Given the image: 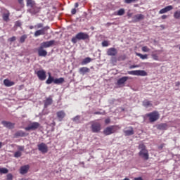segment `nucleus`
<instances>
[{
  "label": "nucleus",
  "mask_w": 180,
  "mask_h": 180,
  "mask_svg": "<svg viewBox=\"0 0 180 180\" xmlns=\"http://www.w3.org/2000/svg\"><path fill=\"white\" fill-rule=\"evenodd\" d=\"M139 149L141 150L139 153V157L145 161H147L150 158V155L148 154V150L146 148L144 144H140L139 146Z\"/></svg>",
  "instance_id": "f257e3e1"
},
{
  "label": "nucleus",
  "mask_w": 180,
  "mask_h": 180,
  "mask_svg": "<svg viewBox=\"0 0 180 180\" xmlns=\"http://www.w3.org/2000/svg\"><path fill=\"white\" fill-rule=\"evenodd\" d=\"M89 39V35L85 32H79L75 37L72 38V42L75 44L78 40H86Z\"/></svg>",
  "instance_id": "f03ea898"
},
{
  "label": "nucleus",
  "mask_w": 180,
  "mask_h": 180,
  "mask_svg": "<svg viewBox=\"0 0 180 180\" xmlns=\"http://www.w3.org/2000/svg\"><path fill=\"white\" fill-rule=\"evenodd\" d=\"M146 117H149V122L150 123H154V122H157L160 119V113L158 111H153L146 114Z\"/></svg>",
  "instance_id": "7ed1b4c3"
},
{
  "label": "nucleus",
  "mask_w": 180,
  "mask_h": 180,
  "mask_svg": "<svg viewBox=\"0 0 180 180\" xmlns=\"http://www.w3.org/2000/svg\"><path fill=\"white\" fill-rule=\"evenodd\" d=\"M116 131H117V126L112 125L104 129L103 133L105 134V136H110V134H113L116 133Z\"/></svg>",
  "instance_id": "20e7f679"
},
{
  "label": "nucleus",
  "mask_w": 180,
  "mask_h": 180,
  "mask_svg": "<svg viewBox=\"0 0 180 180\" xmlns=\"http://www.w3.org/2000/svg\"><path fill=\"white\" fill-rule=\"evenodd\" d=\"M91 129L93 133H99V131H101L102 129V126L99 122H93L91 124Z\"/></svg>",
  "instance_id": "39448f33"
},
{
  "label": "nucleus",
  "mask_w": 180,
  "mask_h": 180,
  "mask_svg": "<svg viewBox=\"0 0 180 180\" xmlns=\"http://www.w3.org/2000/svg\"><path fill=\"white\" fill-rule=\"evenodd\" d=\"M129 75H137L140 77H147V72L145 70H131L128 71Z\"/></svg>",
  "instance_id": "423d86ee"
},
{
  "label": "nucleus",
  "mask_w": 180,
  "mask_h": 180,
  "mask_svg": "<svg viewBox=\"0 0 180 180\" xmlns=\"http://www.w3.org/2000/svg\"><path fill=\"white\" fill-rule=\"evenodd\" d=\"M39 127H40V123L32 122V123H30L27 127H25V129L27 131H30V130H32V131L37 130V129Z\"/></svg>",
  "instance_id": "0eeeda50"
},
{
  "label": "nucleus",
  "mask_w": 180,
  "mask_h": 180,
  "mask_svg": "<svg viewBox=\"0 0 180 180\" xmlns=\"http://www.w3.org/2000/svg\"><path fill=\"white\" fill-rule=\"evenodd\" d=\"M53 46H56L55 40L44 41L40 44V47H42V49H49V47H53Z\"/></svg>",
  "instance_id": "6e6552de"
},
{
  "label": "nucleus",
  "mask_w": 180,
  "mask_h": 180,
  "mask_svg": "<svg viewBox=\"0 0 180 180\" xmlns=\"http://www.w3.org/2000/svg\"><path fill=\"white\" fill-rule=\"evenodd\" d=\"M37 147L39 151L42 153V154H46L49 152V146H47L44 143H41L40 144H38Z\"/></svg>",
  "instance_id": "1a4fd4ad"
},
{
  "label": "nucleus",
  "mask_w": 180,
  "mask_h": 180,
  "mask_svg": "<svg viewBox=\"0 0 180 180\" xmlns=\"http://www.w3.org/2000/svg\"><path fill=\"white\" fill-rule=\"evenodd\" d=\"M49 29H50V27L49 26L46 27H44L42 29L37 30L34 35L35 37H38V36H41L44 34H46V30H49Z\"/></svg>",
  "instance_id": "9d476101"
},
{
  "label": "nucleus",
  "mask_w": 180,
  "mask_h": 180,
  "mask_svg": "<svg viewBox=\"0 0 180 180\" xmlns=\"http://www.w3.org/2000/svg\"><path fill=\"white\" fill-rule=\"evenodd\" d=\"M36 74L40 81H44L46 78V72L44 70H38L36 72Z\"/></svg>",
  "instance_id": "9b49d317"
},
{
  "label": "nucleus",
  "mask_w": 180,
  "mask_h": 180,
  "mask_svg": "<svg viewBox=\"0 0 180 180\" xmlns=\"http://www.w3.org/2000/svg\"><path fill=\"white\" fill-rule=\"evenodd\" d=\"M123 132L124 133L126 136H133V134H134V129H133L131 127H128L123 130Z\"/></svg>",
  "instance_id": "f8f14e48"
},
{
  "label": "nucleus",
  "mask_w": 180,
  "mask_h": 180,
  "mask_svg": "<svg viewBox=\"0 0 180 180\" xmlns=\"http://www.w3.org/2000/svg\"><path fill=\"white\" fill-rule=\"evenodd\" d=\"M127 79H129V77L127 76L120 78L117 82V85H118L119 86H124V83L126 82V81H127Z\"/></svg>",
  "instance_id": "ddd939ff"
},
{
  "label": "nucleus",
  "mask_w": 180,
  "mask_h": 180,
  "mask_svg": "<svg viewBox=\"0 0 180 180\" xmlns=\"http://www.w3.org/2000/svg\"><path fill=\"white\" fill-rule=\"evenodd\" d=\"M107 55L115 57V56H117V50L115 48H110L107 51Z\"/></svg>",
  "instance_id": "4468645a"
},
{
  "label": "nucleus",
  "mask_w": 180,
  "mask_h": 180,
  "mask_svg": "<svg viewBox=\"0 0 180 180\" xmlns=\"http://www.w3.org/2000/svg\"><path fill=\"white\" fill-rule=\"evenodd\" d=\"M38 56L39 57H46L47 56V51L44 49V48H42L41 46H39L37 49Z\"/></svg>",
  "instance_id": "2eb2a0df"
},
{
  "label": "nucleus",
  "mask_w": 180,
  "mask_h": 180,
  "mask_svg": "<svg viewBox=\"0 0 180 180\" xmlns=\"http://www.w3.org/2000/svg\"><path fill=\"white\" fill-rule=\"evenodd\" d=\"M28 11L32 15H36V13H39L40 12V8L35 5L33 7H31Z\"/></svg>",
  "instance_id": "dca6fc26"
},
{
  "label": "nucleus",
  "mask_w": 180,
  "mask_h": 180,
  "mask_svg": "<svg viewBox=\"0 0 180 180\" xmlns=\"http://www.w3.org/2000/svg\"><path fill=\"white\" fill-rule=\"evenodd\" d=\"M1 124H3V126L7 129H13L15 127V124L11 122L2 121Z\"/></svg>",
  "instance_id": "f3484780"
},
{
  "label": "nucleus",
  "mask_w": 180,
  "mask_h": 180,
  "mask_svg": "<svg viewBox=\"0 0 180 180\" xmlns=\"http://www.w3.org/2000/svg\"><path fill=\"white\" fill-rule=\"evenodd\" d=\"M57 117L59 122H61L64 117H65V112L64 110L58 111L56 112Z\"/></svg>",
  "instance_id": "a211bd4d"
},
{
  "label": "nucleus",
  "mask_w": 180,
  "mask_h": 180,
  "mask_svg": "<svg viewBox=\"0 0 180 180\" xmlns=\"http://www.w3.org/2000/svg\"><path fill=\"white\" fill-rule=\"evenodd\" d=\"M144 19V15L143 14H137L133 16L134 22H140V20H143Z\"/></svg>",
  "instance_id": "6ab92c4d"
},
{
  "label": "nucleus",
  "mask_w": 180,
  "mask_h": 180,
  "mask_svg": "<svg viewBox=\"0 0 180 180\" xmlns=\"http://www.w3.org/2000/svg\"><path fill=\"white\" fill-rule=\"evenodd\" d=\"M168 124L167 123H161L157 125L158 130H167Z\"/></svg>",
  "instance_id": "aec40b11"
},
{
  "label": "nucleus",
  "mask_w": 180,
  "mask_h": 180,
  "mask_svg": "<svg viewBox=\"0 0 180 180\" xmlns=\"http://www.w3.org/2000/svg\"><path fill=\"white\" fill-rule=\"evenodd\" d=\"M29 165H25L20 167V174L22 175H25V174H27V171H29Z\"/></svg>",
  "instance_id": "412c9836"
},
{
  "label": "nucleus",
  "mask_w": 180,
  "mask_h": 180,
  "mask_svg": "<svg viewBox=\"0 0 180 180\" xmlns=\"http://www.w3.org/2000/svg\"><path fill=\"white\" fill-rule=\"evenodd\" d=\"M91 70L86 67H83L79 69V74H82V75H85L86 72H89Z\"/></svg>",
  "instance_id": "4be33fe9"
},
{
  "label": "nucleus",
  "mask_w": 180,
  "mask_h": 180,
  "mask_svg": "<svg viewBox=\"0 0 180 180\" xmlns=\"http://www.w3.org/2000/svg\"><path fill=\"white\" fill-rule=\"evenodd\" d=\"M44 108H47L53 103V98H51V97H49L44 101Z\"/></svg>",
  "instance_id": "5701e85b"
},
{
  "label": "nucleus",
  "mask_w": 180,
  "mask_h": 180,
  "mask_svg": "<svg viewBox=\"0 0 180 180\" xmlns=\"http://www.w3.org/2000/svg\"><path fill=\"white\" fill-rule=\"evenodd\" d=\"M4 84L5 86H13V85H15V82L10 81L8 79H5L4 80Z\"/></svg>",
  "instance_id": "b1692460"
},
{
  "label": "nucleus",
  "mask_w": 180,
  "mask_h": 180,
  "mask_svg": "<svg viewBox=\"0 0 180 180\" xmlns=\"http://www.w3.org/2000/svg\"><path fill=\"white\" fill-rule=\"evenodd\" d=\"M72 120L74 122V123H77V124L82 123V121L81 120V115H77L76 117H73Z\"/></svg>",
  "instance_id": "393cba45"
},
{
  "label": "nucleus",
  "mask_w": 180,
  "mask_h": 180,
  "mask_svg": "<svg viewBox=\"0 0 180 180\" xmlns=\"http://www.w3.org/2000/svg\"><path fill=\"white\" fill-rule=\"evenodd\" d=\"M36 5V2L34 0H27V6L28 8H33Z\"/></svg>",
  "instance_id": "a878e982"
},
{
  "label": "nucleus",
  "mask_w": 180,
  "mask_h": 180,
  "mask_svg": "<svg viewBox=\"0 0 180 180\" xmlns=\"http://www.w3.org/2000/svg\"><path fill=\"white\" fill-rule=\"evenodd\" d=\"M143 106L145 108H151V106H153V103L150 101L145 100L143 101Z\"/></svg>",
  "instance_id": "bb28decb"
},
{
  "label": "nucleus",
  "mask_w": 180,
  "mask_h": 180,
  "mask_svg": "<svg viewBox=\"0 0 180 180\" xmlns=\"http://www.w3.org/2000/svg\"><path fill=\"white\" fill-rule=\"evenodd\" d=\"M15 137H26V133L23 131H18L15 134Z\"/></svg>",
  "instance_id": "cd10ccee"
},
{
  "label": "nucleus",
  "mask_w": 180,
  "mask_h": 180,
  "mask_svg": "<svg viewBox=\"0 0 180 180\" xmlns=\"http://www.w3.org/2000/svg\"><path fill=\"white\" fill-rule=\"evenodd\" d=\"M49 76L47 79V80L46 81V84H47L48 85H50V84L54 82V77H51V73H49Z\"/></svg>",
  "instance_id": "c85d7f7f"
},
{
  "label": "nucleus",
  "mask_w": 180,
  "mask_h": 180,
  "mask_svg": "<svg viewBox=\"0 0 180 180\" xmlns=\"http://www.w3.org/2000/svg\"><path fill=\"white\" fill-rule=\"evenodd\" d=\"M63 82H64L63 77L55 79V80H53V84H56V85H60V84H63Z\"/></svg>",
  "instance_id": "c756f323"
},
{
  "label": "nucleus",
  "mask_w": 180,
  "mask_h": 180,
  "mask_svg": "<svg viewBox=\"0 0 180 180\" xmlns=\"http://www.w3.org/2000/svg\"><path fill=\"white\" fill-rule=\"evenodd\" d=\"M136 56H137L138 57H139L141 60H147V58H148V55L147 54H141L140 53H136Z\"/></svg>",
  "instance_id": "7c9ffc66"
},
{
  "label": "nucleus",
  "mask_w": 180,
  "mask_h": 180,
  "mask_svg": "<svg viewBox=\"0 0 180 180\" xmlns=\"http://www.w3.org/2000/svg\"><path fill=\"white\" fill-rule=\"evenodd\" d=\"M91 61H92V59H91V58H89V57L85 58L82 61V65H85L86 64H89V63H91Z\"/></svg>",
  "instance_id": "2f4dec72"
},
{
  "label": "nucleus",
  "mask_w": 180,
  "mask_h": 180,
  "mask_svg": "<svg viewBox=\"0 0 180 180\" xmlns=\"http://www.w3.org/2000/svg\"><path fill=\"white\" fill-rule=\"evenodd\" d=\"M10 15L11 14L9 13V12L3 14V19L5 22H8L9 20V15Z\"/></svg>",
  "instance_id": "473e14b6"
},
{
  "label": "nucleus",
  "mask_w": 180,
  "mask_h": 180,
  "mask_svg": "<svg viewBox=\"0 0 180 180\" xmlns=\"http://www.w3.org/2000/svg\"><path fill=\"white\" fill-rule=\"evenodd\" d=\"M174 19H180V10H178L174 13Z\"/></svg>",
  "instance_id": "72a5a7b5"
},
{
  "label": "nucleus",
  "mask_w": 180,
  "mask_h": 180,
  "mask_svg": "<svg viewBox=\"0 0 180 180\" xmlns=\"http://www.w3.org/2000/svg\"><path fill=\"white\" fill-rule=\"evenodd\" d=\"M27 39V35L24 34L20 37V43H25V41Z\"/></svg>",
  "instance_id": "f704fd0d"
},
{
  "label": "nucleus",
  "mask_w": 180,
  "mask_h": 180,
  "mask_svg": "<svg viewBox=\"0 0 180 180\" xmlns=\"http://www.w3.org/2000/svg\"><path fill=\"white\" fill-rule=\"evenodd\" d=\"M9 172V170L5 167L0 168V174H8Z\"/></svg>",
  "instance_id": "c9c22d12"
},
{
  "label": "nucleus",
  "mask_w": 180,
  "mask_h": 180,
  "mask_svg": "<svg viewBox=\"0 0 180 180\" xmlns=\"http://www.w3.org/2000/svg\"><path fill=\"white\" fill-rule=\"evenodd\" d=\"M141 50L143 53H149L150 51V48H148V46H143L141 48Z\"/></svg>",
  "instance_id": "e433bc0d"
},
{
  "label": "nucleus",
  "mask_w": 180,
  "mask_h": 180,
  "mask_svg": "<svg viewBox=\"0 0 180 180\" xmlns=\"http://www.w3.org/2000/svg\"><path fill=\"white\" fill-rule=\"evenodd\" d=\"M14 157L15 158H19V157H22V152L20 151H16L15 153H14Z\"/></svg>",
  "instance_id": "4c0bfd02"
},
{
  "label": "nucleus",
  "mask_w": 180,
  "mask_h": 180,
  "mask_svg": "<svg viewBox=\"0 0 180 180\" xmlns=\"http://www.w3.org/2000/svg\"><path fill=\"white\" fill-rule=\"evenodd\" d=\"M117 15L118 16H123V15H124V10L123 8L120 9L117 11Z\"/></svg>",
  "instance_id": "58836bf2"
},
{
  "label": "nucleus",
  "mask_w": 180,
  "mask_h": 180,
  "mask_svg": "<svg viewBox=\"0 0 180 180\" xmlns=\"http://www.w3.org/2000/svg\"><path fill=\"white\" fill-rule=\"evenodd\" d=\"M174 9V7L172 6H167L165 7V10L167 12H169V11H172Z\"/></svg>",
  "instance_id": "ea45409f"
},
{
  "label": "nucleus",
  "mask_w": 180,
  "mask_h": 180,
  "mask_svg": "<svg viewBox=\"0 0 180 180\" xmlns=\"http://www.w3.org/2000/svg\"><path fill=\"white\" fill-rule=\"evenodd\" d=\"M34 29H43V23H38L34 26Z\"/></svg>",
  "instance_id": "a19ab883"
},
{
  "label": "nucleus",
  "mask_w": 180,
  "mask_h": 180,
  "mask_svg": "<svg viewBox=\"0 0 180 180\" xmlns=\"http://www.w3.org/2000/svg\"><path fill=\"white\" fill-rule=\"evenodd\" d=\"M6 180H13V175L11 173L8 174L6 176Z\"/></svg>",
  "instance_id": "79ce46f5"
},
{
  "label": "nucleus",
  "mask_w": 180,
  "mask_h": 180,
  "mask_svg": "<svg viewBox=\"0 0 180 180\" xmlns=\"http://www.w3.org/2000/svg\"><path fill=\"white\" fill-rule=\"evenodd\" d=\"M152 58H153L155 61H158L159 58H158V56H157V54L153 53L151 55Z\"/></svg>",
  "instance_id": "37998d69"
},
{
  "label": "nucleus",
  "mask_w": 180,
  "mask_h": 180,
  "mask_svg": "<svg viewBox=\"0 0 180 180\" xmlns=\"http://www.w3.org/2000/svg\"><path fill=\"white\" fill-rule=\"evenodd\" d=\"M108 46H109V42H108V41H103L102 42L103 47H108Z\"/></svg>",
  "instance_id": "c03bdc74"
},
{
  "label": "nucleus",
  "mask_w": 180,
  "mask_h": 180,
  "mask_svg": "<svg viewBox=\"0 0 180 180\" xmlns=\"http://www.w3.org/2000/svg\"><path fill=\"white\" fill-rule=\"evenodd\" d=\"M139 0H124L125 4H131L133 2H137Z\"/></svg>",
  "instance_id": "a18cd8bd"
},
{
  "label": "nucleus",
  "mask_w": 180,
  "mask_h": 180,
  "mask_svg": "<svg viewBox=\"0 0 180 180\" xmlns=\"http://www.w3.org/2000/svg\"><path fill=\"white\" fill-rule=\"evenodd\" d=\"M16 40V37H12L8 39V41H11V43L15 41Z\"/></svg>",
  "instance_id": "49530a36"
},
{
  "label": "nucleus",
  "mask_w": 180,
  "mask_h": 180,
  "mask_svg": "<svg viewBox=\"0 0 180 180\" xmlns=\"http://www.w3.org/2000/svg\"><path fill=\"white\" fill-rule=\"evenodd\" d=\"M18 150H19V151H23L25 150V146H18Z\"/></svg>",
  "instance_id": "de8ad7c7"
},
{
  "label": "nucleus",
  "mask_w": 180,
  "mask_h": 180,
  "mask_svg": "<svg viewBox=\"0 0 180 180\" xmlns=\"http://www.w3.org/2000/svg\"><path fill=\"white\" fill-rule=\"evenodd\" d=\"M15 26H17L18 27H20V26H22V22H20V21H16Z\"/></svg>",
  "instance_id": "09e8293b"
},
{
  "label": "nucleus",
  "mask_w": 180,
  "mask_h": 180,
  "mask_svg": "<svg viewBox=\"0 0 180 180\" xmlns=\"http://www.w3.org/2000/svg\"><path fill=\"white\" fill-rule=\"evenodd\" d=\"M159 13L160 15H162V13H167V12L165 11V8H162L159 11Z\"/></svg>",
  "instance_id": "8fccbe9b"
},
{
  "label": "nucleus",
  "mask_w": 180,
  "mask_h": 180,
  "mask_svg": "<svg viewBox=\"0 0 180 180\" xmlns=\"http://www.w3.org/2000/svg\"><path fill=\"white\" fill-rule=\"evenodd\" d=\"M18 3L20 4V5L21 6L22 8H23L24 6V4H23V0H18Z\"/></svg>",
  "instance_id": "3c124183"
},
{
  "label": "nucleus",
  "mask_w": 180,
  "mask_h": 180,
  "mask_svg": "<svg viewBox=\"0 0 180 180\" xmlns=\"http://www.w3.org/2000/svg\"><path fill=\"white\" fill-rule=\"evenodd\" d=\"M71 13L72 15H75L77 13V9L75 8L72 9Z\"/></svg>",
  "instance_id": "603ef678"
},
{
  "label": "nucleus",
  "mask_w": 180,
  "mask_h": 180,
  "mask_svg": "<svg viewBox=\"0 0 180 180\" xmlns=\"http://www.w3.org/2000/svg\"><path fill=\"white\" fill-rule=\"evenodd\" d=\"M139 68V65H131L129 67L130 70H133V68Z\"/></svg>",
  "instance_id": "864d4df0"
},
{
  "label": "nucleus",
  "mask_w": 180,
  "mask_h": 180,
  "mask_svg": "<svg viewBox=\"0 0 180 180\" xmlns=\"http://www.w3.org/2000/svg\"><path fill=\"white\" fill-rule=\"evenodd\" d=\"M105 124H109V123H110V119H106L105 120Z\"/></svg>",
  "instance_id": "5fc2aeb1"
},
{
  "label": "nucleus",
  "mask_w": 180,
  "mask_h": 180,
  "mask_svg": "<svg viewBox=\"0 0 180 180\" xmlns=\"http://www.w3.org/2000/svg\"><path fill=\"white\" fill-rule=\"evenodd\" d=\"M94 115H102V112L97 111L94 112Z\"/></svg>",
  "instance_id": "6e6d98bb"
},
{
  "label": "nucleus",
  "mask_w": 180,
  "mask_h": 180,
  "mask_svg": "<svg viewBox=\"0 0 180 180\" xmlns=\"http://www.w3.org/2000/svg\"><path fill=\"white\" fill-rule=\"evenodd\" d=\"M134 180H143V178L141 177H136L134 179Z\"/></svg>",
  "instance_id": "4d7b16f0"
},
{
  "label": "nucleus",
  "mask_w": 180,
  "mask_h": 180,
  "mask_svg": "<svg viewBox=\"0 0 180 180\" xmlns=\"http://www.w3.org/2000/svg\"><path fill=\"white\" fill-rule=\"evenodd\" d=\"M175 85H176V86H179V85H180V82H176L175 83Z\"/></svg>",
  "instance_id": "13d9d810"
},
{
  "label": "nucleus",
  "mask_w": 180,
  "mask_h": 180,
  "mask_svg": "<svg viewBox=\"0 0 180 180\" xmlns=\"http://www.w3.org/2000/svg\"><path fill=\"white\" fill-rule=\"evenodd\" d=\"M167 16L166 15H162V19H167Z\"/></svg>",
  "instance_id": "bf43d9fd"
},
{
  "label": "nucleus",
  "mask_w": 180,
  "mask_h": 180,
  "mask_svg": "<svg viewBox=\"0 0 180 180\" xmlns=\"http://www.w3.org/2000/svg\"><path fill=\"white\" fill-rule=\"evenodd\" d=\"M111 25H113V23H112V22H108V23L106 24V26H111Z\"/></svg>",
  "instance_id": "052dcab7"
},
{
  "label": "nucleus",
  "mask_w": 180,
  "mask_h": 180,
  "mask_svg": "<svg viewBox=\"0 0 180 180\" xmlns=\"http://www.w3.org/2000/svg\"><path fill=\"white\" fill-rule=\"evenodd\" d=\"M4 146V143L0 142V148H2V146Z\"/></svg>",
  "instance_id": "680f3d73"
},
{
  "label": "nucleus",
  "mask_w": 180,
  "mask_h": 180,
  "mask_svg": "<svg viewBox=\"0 0 180 180\" xmlns=\"http://www.w3.org/2000/svg\"><path fill=\"white\" fill-rule=\"evenodd\" d=\"M164 146H165V143H163V144H162V145H160V148H164Z\"/></svg>",
  "instance_id": "e2e57ef3"
},
{
  "label": "nucleus",
  "mask_w": 180,
  "mask_h": 180,
  "mask_svg": "<svg viewBox=\"0 0 180 180\" xmlns=\"http://www.w3.org/2000/svg\"><path fill=\"white\" fill-rule=\"evenodd\" d=\"M75 8H78V3H75Z\"/></svg>",
  "instance_id": "0e129e2a"
},
{
  "label": "nucleus",
  "mask_w": 180,
  "mask_h": 180,
  "mask_svg": "<svg viewBox=\"0 0 180 180\" xmlns=\"http://www.w3.org/2000/svg\"><path fill=\"white\" fill-rule=\"evenodd\" d=\"M160 27H162V29H165V27L163 25H160Z\"/></svg>",
  "instance_id": "69168bd1"
},
{
  "label": "nucleus",
  "mask_w": 180,
  "mask_h": 180,
  "mask_svg": "<svg viewBox=\"0 0 180 180\" xmlns=\"http://www.w3.org/2000/svg\"><path fill=\"white\" fill-rule=\"evenodd\" d=\"M126 57L125 56H122V60H125Z\"/></svg>",
  "instance_id": "338daca9"
},
{
  "label": "nucleus",
  "mask_w": 180,
  "mask_h": 180,
  "mask_svg": "<svg viewBox=\"0 0 180 180\" xmlns=\"http://www.w3.org/2000/svg\"><path fill=\"white\" fill-rule=\"evenodd\" d=\"M30 29H34V26H30Z\"/></svg>",
  "instance_id": "774afa93"
}]
</instances>
